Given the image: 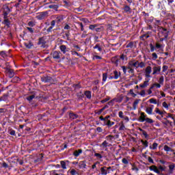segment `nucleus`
I'll return each mask as SVG.
<instances>
[{"instance_id":"obj_3","label":"nucleus","mask_w":175,"mask_h":175,"mask_svg":"<svg viewBox=\"0 0 175 175\" xmlns=\"http://www.w3.org/2000/svg\"><path fill=\"white\" fill-rule=\"evenodd\" d=\"M141 116L139 118V122H144L146 121V119L147 118V115L144 112H141Z\"/></svg>"},{"instance_id":"obj_13","label":"nucleus","mask_w":175,"mask_h":175,"mask_svg":"<svg viewBox=\"0 0 175 175\" xmlns=\"http://www.w3.org/2000/svg\"><path fill=\"white\" fill-rule=\"evenodd\" d=\"M109 168L106 167H103L100 168V172H101V174L102 175H107V170Z\"/></svg>"},{"instance_id":"obj_26","label":"nucleus","mask_w":175,"mask_h":175,"mask_svg":"<svg viewBox=\"0 0 175 175\" xmlns=\"http://www.w3.org/2000/svg\"><path fill=\"white\" fill-rule=\"evenodd\" d=\"M63 20L64 18L62 16H58L55 21H56L57 24H59Z\"/></svg>"},{"instance_id":"obj_53","label":"nucleus","mask_w":175,"mask_h":175,"mask_svg":"<svg viewBox=\"0 0 175 175\" xmlns=\"http://www.w3.org/2000/svg\"><path fill=\"white\" fill-rule=\"evenodd\" d=\"M142 135H144L145 139H148V134H147V132H146V131H144L142 132Z\"/></svg>"},{"instance_id":"obj_41","label":"nucleus","mask_w":175,"mask_h":175,"mask_svg":"<svg viewBox=\"0 0 175 175\" xmlns=\"http://www.w3.org/2000/svg\"><path fill=\"white\" fill-rule=\"evenodd\" d=\"M80 21H83L84 24H88V23H90V21H88V19L84 18H81Z\"/></svg>"},{"instance_id":"obj_37","label":"nucleus","mask_w":175,"mask_h":175,"mask_svg":"<svg viewBox=\"0 0 175 175\" xmlns=\"http://www.w3.org/2000/svg\"><path fill=\"white\" fill-rule=\"evenodd\" d=\"M121 102V100H119L118 99H117V98H113V100H111V101H109V103H108V105H113V102Z\"/></svg>"},{"instance_id":"obj_48","label":"nucleus","mask_w":175,"mask_h":175,"mask_svg":"<svg viewBox=\"0 0 175 175\" xmlns=\"http://www.w3.org/2000/svg\"><path fill=\"white\" fill-rule=\"evenodd\" d=\"M70 118L72 120H75V118H77V115L75 113H70Z\"/></svg>"},{"instance_id":"obj_42","label":"nucleus","mask_w":175,"mask_h":175,"mask_svg":"<svg viewBox=\"0 0 175 175\" xmlns=\"http://www.w3.org/2000/svg\"><path fill=\"white\" fill-rule=\"evenodd\" d=\"M94 49H97L98 51H102V47H100L99 44H96L95 46H94Z\"/></svg>"},{"instance_id":"obj_21","label":"nucleus","mask_w":175,"mask_h":175,"mask_svg":"<svg viewBox=\"0 0 175 175\" xmlns=\"http://www.w3.org/2000/svg\"><path fill=\"white\" fill-rule=\"evenodd\" d=\"M162 106H163V107H164L167 110H169V107H170V104H167V102H163L162 103Z\"/></svg>"},{"instance_id":"obj_17","label":"nucleus","mask_w":175,"mask_h":175,"mask_svg":"<svg viewBox=\"0 0 175 175\" xmlns=\"http://www.w3.org/2000/svg\"><path fill=\"white\" fill-rule=\"evenodd\" d=\"M158 72H161V68L159 66L154 67L152 75H157V73H158Z\"/></svg>"},{"instance_id":"obj_52","label":"nucleus","mask_w":175,"mask_h":175,"mask_svg":"<svg viewBox=\"0 0 175 175\" xmlns=\"http://www.w3.org/2000/svg\"><path fill=\"white\" fill-rule=\"evenodd\" d=\"M70 173L71 175H76L77 172L75 171V169H72L70 171Z\"/></svg>"},{"instance_id":"obj_18","label":"nucleus","mask_w":175,"mask_h":175,"mask_svg":"<svg viewBox=\"0 0 175 175\" xmlns=\"http://www.w3.org/2000/svg\"><path fill=\"white\" fill-rule=\"evenodd\" d=\"M164 150L167 152H172V151H173L172 148L169 147L167 145L164 146Z\"/></svg>"},{"instance_id":"obj_7","label":"nucleus","mask_w":175,"mask_h":175,"mask_svg":"<svg viewBox=\"0 0 175 175\" xmlns=\"http://www.w3.org/2000/svg\"><path fill=\"white\" fill-rule=\"evenodd\" d=\"M152 110H154V105H150L149 107H147L146 109V112L147 113V114L151 116V114H152Z\"/></svg>"},{"instance_id":"obj_2","label":"nucleus","mask_w":175,"mask_h":175,"mask_svg":"<svg viewBox=\"0 0 175 175\" xmlns=\"http://www.w3.org/2000/svg\"><path fill=\"white\" fill-rule=\"evenodd\" d=\"M52 55L54 59H59L61 58V56L62 55V53H61V52L54 51Z\"/></svg>"},{"instance_id":"obj_33","label":"nucleus","mask_w":175,"mask_h":175,"mask_svg":"<svg viewBox=\"0 0 175 175\" xmlns=\"http://www.w3.org/2000/svg\"><path fill=\"white\" fill-rule=\"evenodd\" d=\"M145 121H146V122H148V124H154V121L152 120V119H151L150 118H146Z\"/></svg>"},{"instance_id":"obj_15","label":"nucleus","mask_w":175,"mask_h":175,"mask_svg":"<svg viewBox=\"0 0 175 175\" xmlns=\"http://www.w3.org/2000/svg\"><path fill=\"white\" fill-rule=\"evenodd\" d=\"M8 98H9V94H6L3 95L1 97V102L3 101V102H6V100H8Z\"/></svg>"},{"instance_id":"obj_43","label":"nucleus","mask_w":175,"mask_h":175,"mask_svg":"<svg viewBox=\"0 0 175 175\" xmlns=\"http://www.w3.org/2000/svg\"><path fill=\"white\" fill-rule=\"evenodd\" d=\"M163 81H165V78H163V76H161L159 79V84H163Z\"/></svg>"},{"instance_id":"obj_57","label":"nucleus","mask_w":175,"mask_h":175,"mask_svg":"<svg viewBox=\"0 0 175 175\" xmlns=\"http://www.w3.org/2000/svg\"><path fill=\"white\" fill-rule=\"evenodd\" d=\"M97 158H99V159H102L103 157L101 154L99 153H95L94 154Z\"/></svg>"},{"instance_id":"obj_30","label":"nucleus","mask_w":175,"mask_h":175,"mask_svg":"<svg viewBox=\"0 0 175 175\" xmlns=\"http://www.w3.org/2000/svg\"><path fill=\"white\" fill-rule=\"evenodd\" d=\"M96 32H102L103 31V27L100 26L99 27H96L95 29Z\"/></svg>"},{"instance_id":"obj_47","label":"nucleus","mask_w":175,"mask_h":175,"mask_svg":"<svg viewBox=\"0 0 175 175\" xmlns=\"http://www.w3.org/2000/svg\"><path fill=\"white\" fill-rule=\"evenodd\" d=\"M152 59H154V61H155V59H158V55H157V53H153L152 54Z\"/></svg>"},{"instance_id":"obj_36","label":"nucleus","mask_w":175,"mask_h":175,"mask_svg":"<svg viewBox=\"0 0 175 175\" xmlns=\"http://www.w3.org/2000/svg\"><path fill=\"white\" fill-rule=\"evenodd\" d=\"M96 27H98L97 25H90L89 26V29H91L92 31H94V29H96Z\"/></svg>"},{"instance_id":"obj_8","label":"nucleus","mask_w":175,"mask_h":175,"mask_svg":"<svg viewBox=\"0 0 175 175\" xmlns=\"http://www.w3.org/2000/svg\"><path fill=\"white\" fill-rule=\"evenodd\" d=\"M149 169L152 172H154V173H157V174H159V170H158V167H157L156 165H151L149 167Z\"/></svg>"},{"instance_id":"obj_45","label":"nucleus","mask_w":175,"mask_h":175,"mask_svg":"<svg viewBox=\"0 0 175 175\" xmlns=\"http://www.w3.org/2000/svg\"><path fill=\"white\" fill-rule=\"evenodd\" d=\"M122 163H124V165H128V163H129V161H128V159H126V158H123L122 159Z\"/></svg>"},{"instance_id":"obj_31","label":"nucleus","mask_w":175,"mask_h":175,"mask_svg":"<svg viewBox=\"0 0 175 175\" xmlns=\"http://www.w3.org/2000/svg\"><path fill=\"white\" fill-rule=\"evenodd\" d=\"M25 47H27V49H31V47H32L33 44H32L31 42H28V43L25 42Z\"/></svg>"},{"instance_id":"obj_12","label":"nucleus","mask_w":175,"mask_h":175,"mask_svg":"<svg viewBox=\"0 0 175 175\" xmlns=\"http://www.w3.org/2000/svg\"><path fill=\"white\" fill-rule=\"evenodd\" d=\"M42 81H43V83H49V81H50L51 80V77H43L41 78Z\"/></svg>"},{"instance_id":"obj_19","label":"nucleus","mask_w":175,"mask_h":175,"mask_svg":"<svg viewBox=\"0 0 175 175\" xmlns=\"http://www.w3.org/2000/svg\"><path fill=\"white\" fill-rule=\"evenodd\" d=\"M126 129V128H125V125L124 124V122H121L120 123L119 130L120 131H125Z\"/></svg>"},{"instance_id":"obj_51","label":"nucleus","mask_w":175,"mask_h":175,"mask_svg":"<svg viewBox=\"0 0 175 175\" xmlns=\"http://www.w3.org/2000/svg\"><path fill=\"white\" fill-rule=\"evenodd\" d=\"M118 116H119L120 118H124V117H125V116H124V112H122V111H119Z\"/></svg>"},{"instance_id":"obj_11","label":"nucleus","mask_w":175,"mask_h":175,"mask_svg":"<svg viewBox=\"0 0 175 175\" xmlns=\"http://www.w3.org/2000/svg\"><path fill=\"white\" fill-rule=\"evenodd\" d=\"M113 75H114V79L115 80H117L119 77H121V72H118L117 70L113 71Z\"/></svg>"},{"instance_id":"obj_4","label":"nucleus","mask_w":175,"mask_h":175,"mask_svg":"<svg viewBox=\"0 0 175 175\" xmlns=\"http://www.w3.org/2000/svg\"><path fill=\"white\" fill-rule=\"evenodd\" d=\"M77 163H78L79 169H87V164L85 163V161H83Z\"/></svg>"},{"instance_id":"obj_40","label":"nucleus","mask_w":175,"mask_h":175,"mask_svg":"<svg viewBox=\"0 0 175 175\" xmlns=\"http://www.w3.org/2000/svg\"><path fill=\"white\" fill-rule=\"evenodd\" d=\"M155 113H157V114H159L160 116H162V114H163V112L161 111V110H159V108L155 109Z\"/></svg>"},{"instance_id":"obj_24","label":"nucleus","mask_w":175,"mask_h":175,"mask_svg":"<svg viewBox=\"0 0 175 175\" xmlns=\"http://www.w3.org/2000/svg\"><path fill=\"white\" fill-rule=\"evenodd\" d=\"M149 148H150V150H157V148H158V144L154 142Z\"/></svg>"},{"instance_id":"obj_59","label":"nucleus","mask_w":175,"mask_h":175,"mask_svg":"<svg viewBox=\"0 0 175 175\" xmlns=\"http://www.w3.org/2000/svg\"><path fill=\"white\" fill-rule=\"evenodd\" d=\"M127 69H129V73H133L134 70L132 68V67H131V66H129L127 67Z\"/></svg>"},{"instance_id":"obj_38","label":"nucleus","mask_w":175,"mask_h":175,"mask_svg":"<svg viewBox=\"0 0 175 175\" xmlns=\"http://www.w3.org/2000/svg\"><path fill=\"white\" fill-rule=\"evenodd\" d=\"M49 8V9H54L55 10H57V9H58V6L57 5H50Z\"/></svg>"},{"instance_id":"obj_28","label":"nucleus","mask_w":175,"mask_h":175,"mask_svg":"<svg viewBox=\"0 0 175 175\" xmlns=\"http://www.w3.org/2000/svg\"><path fill=\"white\" fill-rule=\"evenodd\" d=\"M3 24L6 25L7 27H10V21H9V19H5V20L3 21Z\"/></svg>"},{"instance_id":"obj_29","label":"nucleus","mask_w":175,"mask_h":175,"mask_svg":"<svg viewBox=\"0 0 175 175\" xmlns=\"http://www.w3.org/2000/svg\"><path fill=\"white\" fill-rule=\"evenodd\" d=\"M85 95L88 99H91V92L86 91L85 92Z\"/></svg>"},{"instance_id":"obj_14","label":"nucleus","mask_w":175,"mask_h":175,"mask_svg":"<svg viewBox=\"0 0 175 175\" xmlns=\"http://www.w3.org/2000/svg\"><path fill=\"white\" fill-rule=\"evenodd\" d=\"M44 17H46V13L42 12L41 14L36 16V18H38V20H43Z\"/></svg>"},{"instance_id":"obj_22","label":"nucleus","mask_w":175,"mask_h":175,"mask_svg":"<svg viewBox=\"0 0 175 175\" xmlns=\"http://www.w3.org/2000/svg\"><path fill=\"white\" fill-rule=\"evenodd\" d=\"M139 102H140V100H135L134 101L133 105L134 110H136V109L137 107V105H139Z\"/></svg>"},{"instance_id":"obj_64","label":"nucleus","mask_w":175,"mask_h":175,"mask_svg":"<svg viewBox=\"0 0 175 175\" xmlns=\"http://www.w3.org/2000/svg\"><path fill=\"white\" fill-rule=\"evenodd\" d=\"M28 25L29 27H33L35 25V23L32 21H30V22L28 23Z\"/></svg>"},{"instance_id":"obj_46","label":"nucleus","mask_w":175,"mask_h":175,"mask_svg":"<svg viewBox=\"0 0 175 175\" xmlns=\"http://www.w3.org/2000/svg\"><path fill=\"white\" fill-rule=\"evenodd\" d=\"M106 139L108 140L109 142H111L113 140V135H109L107 136Z\"/></svg>"},{"instance_id":"obj_35","label":"nucleus","mask_w":175,"mask_h":175,"mask_svg":"<svg viewBox=\"0 0 175 175\" xmlns=\"http://www.w3.org/2000/svg\"><path fill=\"white\" fill-rule=\"evenodd\" d=\"M158 170L159 172V174H161V172H165V167L162 165L159 166Z\"/></svg>"},{"instance_id":"obj_55","label":"nucleus","mask_w":175,"mask_h":175,"mask_svg":"<svg viewBox=\"0 0 175 175\" xmlns=\"http://www.w3.org/2000/svg\"><path fill=\"white\" fill-rule=\"evenodd\" d=\"M8 73H10L9 74V77H13V76H14V72L12 70H9Z\"/></svg>"},{"instance_id":"obj_23","label":"nucleus","mask_w":175,"mask_h":175,"mask_svg":"<svg viewBox=\"0 0 175 175\" xmlns=\"http://www.w3.org/2000/svg\"><path fill=\"white\" fill-rule=\"evenodd\" d=\"M81 152H83V150L81 149L75 150L74 152V155H75V157H79V155H80V154H81Z\"/></svg>"},{"instance_id":"obj_20","label":"nucleus","mask_w":175,"mask_h":175,"mask_svg":"<svg viewBox=\"0 0 175 175\" xmlns=\"http://www.w3.org/2000/svg\"><path fill=\"white\" fill-rule=\"evenodd\" d=\"M33 99H35V94L27 97V100H28V102H29V103H31V102H32Z\"/></svg>"},{"instance_id":"obj_10","label":"nucleus","mask_w":175,"mask_h":175,"mask_svg":"<svg viewBox=\"0 0 175 175\" xmlns=\"http://www.w3.org/2000/svg\"><path fill=\"white\" fill-rule=\"evenodd\" d=\"M110 144L105 140L100 145V147L101 148H106L107 147H110Z\"/></svg>"},{"instance_id":"obj_54","label":"nucleus","mask_w":175,"mask_h":175,"mask_svg":"<svg viewBox=\"0 0 175 175\" xmlns=\"http://www.w3.org/2000/svg\"><path fill=\"white\" fill-rule=\"evenodd\" d=\"M150 51L152 53L155 51V47L152 46V44H150Z\"/></svg>"},{"instance_id":"obj_5","label":"nucleus","mask_w":175,"mask_h":175,"mask_svg":"<svg viewBox=\"0 0 175 175\" xmlns=\"http://www.w3.org/2000/svg\"><path fill=\"white\" fill-rule=\"evenodd\" d=\"M3 14H9V13L12 12V10L9 8L8 5H3Z\"/></svg>"},{"instance_id":"obj_49","label":"nucleus","mask_w":175,"mask_h":175,"mask_svg":"<svg viewBox=\"0 0 175 175\" xmlns=\"http://www.w3.org/2000/svg\"><path fill=\"white\" fill-rule=\"evenodd\" d=\"M144 66H146V64H144V62H141V63H139L138 62V68H144Z\"/></svg>"},{"instance_id":"obj_9","label":"nucleus","mask_w":175,"mask_h":175,"mask_svg":"<svg viewBox=\"0 0 175 175\" xmlns=\"http://www.w3.org/2000/svg\"><path fill=\"white\" fill-rule=\"evenodd\" d=\"M138 65H139V62L137 61L136 62L131 61L129 62V66H131V68H132V66H134V68H138Z\"/></svg>"},{"instance_id":"obj_61","label":"nucleus","mask_w":175,"mask_h":175,"mask_svg":"<svg viewBox=\"0 0 175 175\" xmlns=\"http://www.w3.org/2000/svg\"><path fill=\"white\" fill-rule=\"evenodd\" d=\"M126 47H127V48H129V47H130V49H132V47H133V42H130V43H129V44L126 45Z\"/></svg>"},{"instance_id":"obj_60","label":"nucleus","mask_w":175,"mask_h":175,"mask_svg":"<svg viewBox=\"0 0 175 175\" xmlns=\"http://www.w3.org/2000/svg\"><path fill=\"white\" fill-rule=\"evenodd\" d=\"M55 23H57V22L55 21V20L52 21L51 22V27H55Z\"/></svg>"},{"instance_id":"obj_34","label":"nucleus","mask_w":175,"mask_h":175,"mask_svg":"<svg viewBox=\"0 0 175 175\" xmlns=\"http://www.w3.org/2000/svg\"><path fill=\"white\" fill-rule=\"evenodd\" d=\"M107 80V73L103 74V81L105 83Z\"/></svg>"},{"instance_id":"obj_25","label":"nucleus","mask_w":175,"mask_h":175,"mask_svg":"<svg viewBox=\"0 0 175 175\" xmlns=\"http://www.w3.org/2000/svg\"><path fill=\"white\" fill-rule=\"evenodd\" d=\"M175 165L174 164H170L169 165V170H170V173L172 174L173 173V171L174 170Z\"/></svg>"},{"instance_id":"obj_63","label":"nucleus","mask_w":175,"mask_h":175,"mask_svg":"<svg viewBox=\"0 0 175 175\" xmlns=\"http://www.w3.org/2000/svg\"><path fill=\"white\" fill-rule=\"evenodd\" d=\"M130 10H131V8H129V6L126 5V6L124 7V11H125V12H129Z\"/></svg>"},{"instance_id":"obj_27","label":"nucleus","mask_w":175,"mask_h":175,"mask_svg":"<svg viewBox=\"0 0 175 175\" xmlns=\"http://www.w3.org/2000/svg\"><path fill=\"white\" fill-rule=\"evenodd\" d=\"M167 118H172V120H173L174 124H175V119H174V115L171 114V113H167L166 116Z\"/></svg>"},{"instance_id":"obj_39","label":"nucleus","mask_w":175,"mask_h":175,"mask_svg":"<svg viewBox=\"0 0 175 175\" xmlns=\"http://www.w3.org/2000/svg\"><path fill=\"white\" fill-rule=\"evenodd\" d=\"M141 143H142L143 146L145 147H148V142L142 139L141 140Z\"/></svg>"},{"instance_id":"obj_6","label":"nucleus","mask_w":175,"mask_h":175,"mask_svg":"<svg viewBox=\"0 0 175 175\" xmlns=\"http://www.w3.org/2000/svg\"><path fill=\"white\" fill-rule=\"evenodd\" d=\"M60 51H62L63 54H66L69 51V48H66L65 45H61L59 46Z\"/></svg>"},{"instance_id":"obj_58","label":"nucleus","mask_w":175,"mask_h":175,"mask_svg":"<svg viewBox=\"0 0 175 175\" xmlns=\"http://www.w3.org/2000/svg\"><path fill=\"white\" fill-rule=\"evenodd\" d=\"M122 69L123 72L124 73V75H126V69H128V68L125 67V66H122Z\"/></svg>"},{"instance_id":"obj_62","label":"nucleus","mask_w":175,"mask_h":175,"mask_svg":"<svg viewBox=\"0 0 175 175\" xmlns=\"http://www.w3.org/2000/svg\"><path fill=\"white\" fill-rule=\"evenodd\" d=\"M139 94L141 95V96H146V91L142 90Z\"/></svg>"},{"instance_id":"obj_56","label":"nucleus","mask_w":175,"mask_h":175,"mask_svg":"<svg viewBox=\"0 0 175 175\" xmlns=\"http://www.w3.org/2000/svg\"><path fill=\"white\" fill-rule=\"evenodd\" d=\"M110 100V98H106L101 100V103H106V102Z\"/></svg>"},{"instance_id":"obj_50","label":"nucleus","mask_w":175,"mask_h":175,"mask_svg":"<svg viewBox=\"0 0 175 175\" xmlns=\"http://www.w3.org/2000/svg\"><path fill=\"white\" fill-rule=\"evenodd\" d=\"M77 24L81 27V31H84V25H83V23L78 22Z\"/></svg>"},{"instance_id":"obj_16","label":"nucleus","mask_w":175,"mask_h":175,"mask_svg":"<svg viewBox=\"0 0 175 175\" xmlns=\"http://www.w3.org/2000/svg\"><path fill=\"white\" fill-rule=\"evenodd\" d=\"M149 81H150L149 80L145 81L144 82V83L139 85V87L141 88H146L148 85V82Z\"/></svg>"},{"instance_id":"obj_32","label":"nucleus","mask_w":175,"mask_h":175,"mask_svg":"<svg viewBox=\"0 0 175 175\" xmlns=\"http://www.w3.org/2000/svg\"><path fill=\"white\" fill-rule=\"evenodd\" d=\"M62 169H66V163L64 161H60Z\"/></svg>"},{"instance_id":"obj_1","label":"nucleus","mask_w":175,"mask_h":175,"mask_svg":"<svg viewBox=\"0 0 175 175\" xmlns=\"http://www.w3.org/2000/svg\"><path fill=\"white\" fill-rule=\"evenodd\" d=\"M151 72H152V69L151 68V66H148L145 69V76L146 77L150 78L151 77Z\"/></svg>"},{"instance_id":"obj_44","label":"nucleus","mask_w":175,"mask_h":175,"mask_svg":"<svg viewBox=\"0 0 175 175\" xmlns=\"http://www.w3.org/2000/svg\"><path fill=\"white\" fill-rule=\"evenodd\" d=\"M150 103H153V105H157V100L155 98H150L149 100Z\"/></svg>"}]
</instances>
